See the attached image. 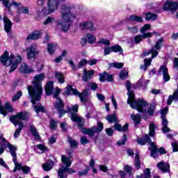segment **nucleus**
<instances>
[{"label": "nucleus", "mask_w": 178, "mask_h": 178, "mask_svg": "<svg viewBox=\"0 0 178 178\" xmlns=\"http://www.w3.org/2000/svg\"><path fill=\"white\" fill-rule=\"evenodd\" d=\"M45 74L41 73L34 76V80L32 81L33 86H28V92L31 97V102L33 105H35L37 102L41 101V97L42 96V85L41 81L44 80Z\"/></svg>", "instance_id": "f257e3e1"}, {"label": "nucleus", "mask_w": 178, "mask_h": 178, "mask_svg": "<svg viewBox=\"0 0 178 178\" xmlns=\"http://www.w3.org/2000/svg\"><path fill=\"white\" fill-rule=\"evenodd\" d=\"M19 120H29V116L27 115V111L19 112L16 115H11L10 117V122L14 124L15 127L19 126L18 129L14 132V138H17L20 136V132L23 130L24 127V124L22 121Z\"/></svg>", "instance_id": "f03ea898"}, {"label": "nucleus", "mask_w": 178, "mask_h": 178, "mask_svg": "<svg viewBox=\"0 0 178 178\" xmlns=\"http://www.w3.org/2000/svg\"><path fill=\"white\" fill-rule=\"evenodd\" d=\"M61 162L65 166H62L58 170V177H63V178H67V174L68 175H73V173H76V170H74L73 168H70V166H72V162L69 160L67 156L66 155H62L61 156Z\"/></svg>", "instance_id": "7ed1b4c3"}, {"label": "nucleus", "mask_w": 178, "mask_h": 178, "mask_svg": "<svg viewBox=\"0 0 178 178\" xmlns=\"http://www.w3.org/2000/svg\"><path fill=\"white\" fill-rule=\"evenodd\" d=\"M127 104H129L132 108V109H136L139 112V113H147V109H144L145 106H148V102L143 99H138L131 102V100H127Z\"/></svg>", "instance_id": "20e7f679"}, {"label": "nucleus", "mask_w": 178, "mask_h": 178, "mask_svg": "<svg viewBox=\"0 0 178 178\" xmlns=\"http://www.w3.org/2000/svg\"><path fill=\"white\" fill-rule=\"evenodd\" d=\"M6 147L10 149V154L13 156V162L15 164L13 172L16 173L17 170H22L23 169V164L22 163H17V154H16L17 147L9 143H8Z\"/></svg>", "instance_id": "39448f33"}, {"label": "nucleus", "mask_w": 178, "mask_h": 178, "mask_svg": "<svg viewBox=\"0 0 178 178\" xmlns=\"http://www.w3.org/2000/svg\"><path fill=\"white\" fill-rule=\"evenodd\" d=\"M72 9H74V6H66V4H63L60 8V15L64 20L68 23L72 19L73 14L70 12Z\"/></svg>", "instance_id": "423d86ee"}, {"label": "nucleus", "mask_w": 178, "mask_h": 178, "mask_svg": "<svg viewBox=\"0 0 178 178\" xmlns=\"http://www.w3.org/2000/svg\"><path fill=\"white\" fill-rule=\"evenodd\" d=\"M178 9V1H167L164 3L163 10L165 12H168V10L172 13H176Z\"/></svg>", "instance_id": "0eeeda50"}, {"label": "nucleus", "mask_w": 178, "mask_h": 178, "mask_svg": "<svg viewBox=\"0 0 178 178\" xmlns=\"http://www.w3.org/2000/svg\"><path fill=\"white\" fill-rule=\"evenodd\" d=\"M65 1L66 0H49L47 3L49 7V15L54 13V12H55L59 7V3H60V2H65Z\"/></svg>", "instance_id": "6e6552de"}, {"label": "nucleus", "mask_w": 178, "mask_h": 178, "mask_svg": "<svg viewBox=\"0 0 178 178\" xmlns=\"http://www.w3.org/2000/svg\"><path fill=\"white\" fill-rule=\"evenodd\" d=\"M26 52H27L28 60H30L31 59H33V60H35V59H37V56L40 55V51H37L35 48H34V47L33 46L27 47Z\"/></svg>", "instance_id": "1a4fd4ad"}, {"label": "nucleus", "mask_w": 178, "mask_h": 178, "mask_svg": "<svg viewBox=\"0 0 178 178\" xmlns=\"http://www.w3.org/2000/svg\"><path fill=\"white\" fill-rule=\"evenodd\" d=\"M90 89L86 88L83 90L82 93L79 92V93L76 95V97H79L81 102L82 104H87L90 99H88V97H90Z\"/></svg>", "instance_id": "9d476101"}, {"label": "nucleus", "mask_w": 178, "mask_h": 178, "mask_svg": "<svg viewBox=\"0 0 178 178\" xmlns=\"http://www.w3.org/2000/svg\"><path fill=\"white\" fill-rule=\"evenodd\" d=\"M77 94H79V90L73 88V86L68 84L65 87V91L63 92V95L64 97H69L72 95H75L77 97Z\"/></svg>", "instance_id": "9b49d317"}, {"label": "nucleus", "mask_w": 178, "mask_h": 178, "mask_svg": "<svg viewBox=\"0 0 178 178\" xmlns=\"http://www.w3.org/2000/svg\"><path fill=\"white\" fill-rule=\"evenodd\" d=\"M163 72V79L165 83H168L170 80V75H169V69L166 67V65H161L159 69V74H161Z\"/></svg>", "instance_id": "f8f14e48"}, {"label": "nucleus", "mask_w": 178, "mask_h": 178, "mask_svg": "<svg viewBox=\"0 0 178 178\" xmlns=\"http://www.w3.org/2000/svg\"><path fill=\"white\" fill-rule=\"evenodd\" d=\"M20 62H22V56L18 55V56L15 58L14 61H13V63L9 64V66H10V67L8 73L10 74L13 72H15V70H16L17 67H19V63H20Z\"/></svg>", "instance_id": "ddd939ff"}, {"label": "nucleus", "mask_w": 178, "mask_h": 178, "mask_svg": "<svg viewBox=\"0 0 178 178\" xmlns=\"http://www.w3.org/2000/svg\"><path fill=\"white\" fill-rule=\"evenodd\" d=\"M19 71L24 74H31V73H34V70L29 67V65L26 63H23L20 65Z\"/></svg>", "instance_id": "4468645a"}, {"label": "nucleus", "mask_w": 178, "mask_h": 178, "mask_svg": "<svg viewBox=\"0 0 178 178\" xmlns=\"http://www.w3.org/2000/svg\"><path fill=\"white\" fill-rule=\"evenodd\" d=\"M94 73L95 72L92 70L87 71L86 69L83 70V76H82V81L85 83H87L88 80H90V79H92L94 77Z\"/></svg>", "instance_id": "2eb2a0df"}, {"label": "nucleus", "mask_w": 178, "mask_h": 178, "mask_svg": "<svg viewBox=\"0 0 178 178\" xmlns=\"http://www.w3.org/2000/svg\"><path fill=\"white\" fill-rule=\"evenodd\" d=\"M3 20L6 33H10L12 31V26H13V23L6 16L3 17Z\"/></svg>", "instance_id": "dca6fc26"}, {"label": "nucleus", "mask_w": 178, "mask_h": 178, "mask_svg": "<svg viewBox=\"0 0 178 178\" xmlns=\"http://www.w3.org/2000/svg\"><path fill=\"white\" fill-rule=\"evenodd\" d=\"M59 27H60L62 31L67 33V31H69V29H70V24L58 20L56 22V29H59Z\"/></svg>", "instance_id": "f3484780"}, {"label": "nucleus", "mask_w": 178, "mask_h": 178, "mask_svg": "<svg viewBox=\"0 0 178 178\" xmlns=\"http://www.w3.org/2000/svg\"><path fill=\"white\" fill-rule=\"evenodd\" d=\"M157 168L163 173H166L170 170V165L169 163H166L163 161H160L157 163Z\"/></svg>", "instance_id": "a211bd4d"}, {"label": "nucleus", "mask_w": 178, "mask_h": 178, "mask_svg": "<svg viewBox=\"0 0 178 178\" xmlns=\"http://www.w3.org/2000/svg\"><path fill=\"white\" fill-rule=\"evenodd\" d=\"M71 120H72V122L78 123V127H79V129H81V127H84V120H83L81 118L77 115V114H72L71 115Z\"/></svg>", "instance_id": "6ab92c4d"}, {"label": "nucleus", "mask_w": 178, "mask_h": 178, "mask_svg": "<svg viewBox=\"0 0 178 178\" xmlns=\"http://www.w3.org/2000/svg\"><path fill=\"white\" fill-rule=\"evenodd\" d=\"M0 2H2L3 6H4L8 12H10L12 5H14V6H20V3H16L15 1L9 3V0H0Z\"/></svg>", "instance_id": "aec40b11"}, {"label": "nucleus", "mask_w": 178, "mask_h": 178, "mask_svg": "<svg viewBox=\"0 0 178 178\" xmlns=\"http://www.w3.org/2000/svg\"><path fill=\"white\" fill-rule=\"evenodd\" d=\"M55 163L51 159H49L46 163L42 164V168L44 172H49L52 170Z\"/></svg>", "instance_id": "412c9836"}, {"label": "nucleus", "mask_w": 178, "mask_h": 178, "mask_svg": "<svg viewBox=\"0 0 178 178\" xmlns=\"http://www.w3.org/2000/svg\"><path fill=\"white\" fill-rule=\"evenodd\" d=\"M136 141L139 145H145L147 143H151V138L148 134H145L144 138H137Z\"/></svg>", "instance_id": "4be33fe9"}, {"label": "nucleus", "mask_w": 178, "mask_h": 178, "mask_svg": "<svg viewBox=\"0 0 178 178\" xmlns=\"http://www.w3.org/2000/svg\"><path fill=\"white\" fill-rule=\"evenodd\" d=\"M42 33L40 32H38L37 31H34L33 33L29 34L26 40L28 41H30V40H33V41H37L39 38H41Z\"/></svg>", "instance_id": "5701e85b"}, {"label": "nucleus", "mask_w": 178, "mask_h": 178, "mask_svg": "<svg viewBox=\"0 0 178 178\" xmlns=\"http://www.w3.org/2000/svg\"><path fill=\"white\" fill-rule=\"evenodd\" d=\"M82 133L83 134H87L90 137H93V136H95V129H94V127H92L91 128H86V127H81Z\"/></svg>", "instance_id": "b1692460"}, {"label": "nucleus", "mask_w": 178, "mask_h": 178, "mask_svg": "<svg viewBox=\"0 0 178 178\" xmlns=\"http://www.w3.org/2000/svg\"><path fill=\"white\" fill-rule=\"evenodd\" d=\"M144 16L146 22H149L151 20L152 22H155L156 19H158V15L152 12L145 13Z\"/></svg>", "instance_id": "393cba45"}, {"label": "nucleus", "mask_w": 178, "mask_h": 178, "mask_svg": "<svg viewBox=\"0 0 178 178\" xmlns=\"http://www.w3.org/2000/svg\"><path fill=\"white\" fill-rule=\"evenodd\" d=\"M30 131H31L32 136H33V137H35V141H41V140H42L41 136H40V134H38V131H37V128H35L34 127V125L30 126Z\"/></svg>", "instance_id": "a878e982"}, {"label": "nucleus", "mask_w": 178, "mask_h": 178, "mask_svg": "<svg viewBox=\"0 0 178 178\" xmlns=\"http://www.w3.org/2000/svg\"><path fill=\"white\" fill-rule=\"evenodd\" d=\"M114 129L117 130V131L126 132L127 130H129V123H126L122 127V124L118 123L117 122L114 124Z\"/></svg>", "instance_id": "bb28decb"}, {"label": "nucleus", "mask_w": 178, "mask_h": 178, "mask_svg": "<svg viewBox=\"0 0 178 178\" xmlns=\"http://www.w3.org/2000/svg\"><path fill=\"white\" fill-rule=\"evenodd\" d=\"M0 62L3 66H6L9 62V51H5L4 53L0 56Z\"/></svg>", "instance_id": "cd10ccee"}, {"label": "nucleus", "mask_w": 178, "mask_h": 178, "mask_svg": "<svg viewBox=\"0 0 178 178\" xmlns=\"http://www.w3.org/2000/svg\"><path fill=\"white\" fill-rule=\"evenodd\" d=\"M131 119L134 122L135 126H138L140 123H141V120L143 119V117L140 114H136L131 115Z\"/></svg>", "instance_id": "c85d7f7f"}, {"label": "nucleus", "mask_w": 178, "mask_h": 178, "mask_svg": "<svg viewBox=\"0 0 178 178\" xmlns=\"http://www.w3.org/2000/svg\"><path fill=\"white\" fill-rule=\"evenodd\" d=\"M106 119L108 120V123H117V122H119V120H118V116L115 113L112 115H108L106 117Z\"/></svg>", "instance_id": "c756f323"}, {"label": "nucleus", "mask_w": 178, "mask_h": 178, "mask_svg": "<svg viewBox=\"0 0 178 178\" xmlns=\"http://www.w3.org/2000/svg\"><path fill=\"white\" fill-rule=\"evenodd\" d=\"M34 109L36 113H47V109H45V107H44L41 104L35 105L34 106Z\"/></svg>", "instance_id": "7c9ffc66"}, {"label": "nucleus", "mask_w": 178, "mask_h": 178, "mask_svg": "<svg viewBox=\"0 0 178 178\" xmlns=\"http://www.w3.org/2000/svg\"><path fill=\"white\" fill-rule=\"evenodd\" d=\"M129 19L132 22H136L137 23H144V18L142 16L131 15H130Z\"/></svg>", "instance_id": "2f4dec72"}, {"label": "nucleus", "mask_w": 178, "mask_h": 178, "mask_svg": "<svg viewBox=\"0 0 178 178\" xmlns=\"http://www.w3.org/2000/svg\"><path fill=\"white\" fill-rule=\"evenodd\" d=\"M80 27H83V29L92 31L94 30V24H92V22H83L80 24Z\"/></svg>", "instance_id": "473e14b6"}, {"label": "nucleus", "mask_w": 178, "mask_h": 178, "mask_svg": "<svg viewBox=\"0 0 178 178\" xmlns=\"http://www.w3.org/2000/svg\"><path fill=\"white\" fill-rule=\"evenodd\" d=\"M163 41H165V39H163V37H161L156 42L154 48L156 51H159L163 47Z\"/></svg>", "instance_id": "72a5a7b5"}, {"label": "nucleus", "mask_w": 178, "mask_h": 178, "mask_svg": "<svg viewBox=\"0 0 178 178\" xmlns=\"http://www.w3.org/2000/svg\"><path fill=\"white\" fill-rule=\"evenodd\" d=\"M55 77L60 84H63V83H65V76L63 75V73L57 72L55 73Z\"/></svg>", "instance_id": "f704fd0d"}, {"label": "nucleus", "mask_w": 178, "mask_h": 178, "mask_svg": "<svg viewBox=\"0 0 178 178\" xmlns=\"http://www.w3.org/2000/svg\"><path fill=\"white\" fill-rule=\"evenodd\" d=\"M67 138L70 147L72 148V149H76V148L79 147L77 141L76 140H73L70 136H67Z\"/></svg>", "instance_id": "c9c22d12"}, {"label": "nucleus", "mask_w": 178, "mask_h": 178, "mask_svg": "<svg viewBox=\"0 0 178 178\" xmlns=\"http://www.w3.org/2000/svg\"><path fill=\"white\" fill-rule=\"evenodd\" d=\"M58 102H56L54 103V106L57 109V111H59L60 109L65 108V103H63V100L62 99H59L58 100Z\"/></svg>", "instance_id": "e433bc0d"}, {"label": "nucleus", "mask_w": 178, "mask_h": 178, "mask_svg": "<svg viewBox=\"0 0 178 178\" xmlns=\"http://www.w3.org/2000/svg\"><path fill=\"white\" fill-rule=\"evenodd\" d=\"M111 51L112 52H115V54H118V52L123 54V49H122V46L119 44L111 46Z\"/></svg>", "instance_id": "4c0bfd02"}, {"label": "nucleus", "mask_w": 178, "mask_h": 178, "mask_svg": "<svg viewBox=\"0 0 178 178\" xmlns=\"http://www.w3.org/2000/svg\"><path fill=\"white\" fill-rule=\"evenodd\" d=\"M49 129L50 130H58V122L54 119H51L49 123Z\"/></svg>", "instance_id": "58836bf2"}, {"label": "nucleus", "mask_w": 178, "mask_h": 178, "mask_svg": "<svg viewBox=\"0 0 178 178\" xmlns=\"http://www.w3.org/2000/svg\"><path fill=\"white\" fill-rule=\"evenodd\" d=\"M55 45L54 43H49L47 44V52L49 55H54L55 54Z\"/></svg>", "instance_id": "ea45409f"}, {"label": "nucleus", "mask_w": 178, "mask_h": 178, "mask_svg": "<svg viewBox=\"0 0 178 178\" xmlns=\"http://www.w3.org/2000/svg\"><path fill=\"white\" fill-rule=\"evenodd\" d=\"M149 137H154L155 136V124H149Z\"/></svg>", "instance_id": "a19ab883"}, {"label": "nucleus", "mask_w": 178, "mask_h": 178, "mask_svg": "<svg viewBox=\"0 0 178 178\" xmlns=\"http://www.w3.org/2000/svg\"><path fill=\"white\" fill-rule=\"evenodd\" d=\"M93 129H95V131H96V133H101L102 130H104V123L101 122H97V126L93 127Z\"/></svg>", "instance_id": "79ce46f5"}, {"label": "nucleus", "mask_w": 178, "mask_h": 178, "mask_svg": "<svg viewBox=\"0 0 178 178\" xmlns=\"http://www.w3.org/2000/svg\"><path fill=\"white\" fill-rule=\"evenodd\" d=\"M17 13L19 15H27L29 14V7L22 6L17 9Z\"/></svg>", "instance_id": "37998d69"}, {"label": "nucleus", "mask_w": 178, "mask_h": 178, "mask_svg": "<svg viewBox=\"0 0 178 178\" xmlns=\"http://www.w3.org/2000/svg\"><path fill=\"white\" fill-rule=\"evenodd\" d=\"M86 38H88V44H92L94 42H95V41H97L95 36L92 35L91 33H87Z\"/></svg>", "instance_id": "c03bdc74"}, {"label": "nucleus", "mask_w": 178, "mask_h": 178, "mask_svg": "<svg viewBox=\"0 0 178 178\" xmlns=\"http://www.w3.org/2000/svg\"><path fill=\"white\" fill-rule=\"evenodd\" d=\"M86 169L84 171H79L78 172L79 177H82V176H86V175H88V172H90V168L89 165L85 166Z\"/></svg>", "instance_id": "a18cd8bd"}, {"label": "nucleus", "mask_w": 178, "mask_h": 178, "mask_svg": "<svg viewBox=\"0 0 178 178\" xmlns=\"http://www.w3.org/2000/svg\"><path fill=\"white\" fill-rule=\"evenodd\" d=\"M124 170L127 173L129 177H131L133 176V169H131V167L129 165H126L124 167Z\"/></svg>", "instance_id": "49530a36"}, {"label": "nucleus", "mask_w": 178, "mask_h": 178, "mask_svg": "<svg viewBox=\"0 0 178 178\" xmlns=\"http://www.w3.org/2000/svg\"><path fill=\"white\" fill-rule=\"evenodd\" d=\"M107 76L108 72H106V71H104L103 73H100L99 74V81H101V83H105L106 81Z\"/></svg>", "instance_id": "de8ad7c7"}, {"label": "nucleus", "mask_w": 178, "mask_h": 178, "mask_svg": "<svg viewBox=\"0 0 178 178\" xmlns=\"http://www.w3.org/2000/svg\"><path fill=\"white\" fill-rule=\"evenodd\" d=\"M127 95L129 97V99H127V101H131V102H133V101H137L136 99V95L134 94V92L129 90L127 91Z\"/></svg>", "instance_id": "09e8293b"}, {"label": "nucleus", "mask_w": 178, "mask_h": 178, "mask_svg": "<svg viewBox=\"0 0 178 178\" xmlns=\"http://www.w3.org/2000/svg\"><path fill=\"white\" fill-rule=\"evenodd\" d=\"M149 149L150 150V156H152V158H154V159H156V158H158L159 156L158 149L149 148Z\"/></svg>", "instance_id": "8fccbe9b"}, {"label": "nucleus", "mask_w": 178, "mask_h": 178, "mask_svg": "<svg viewBox=\"0 0 178 178\" xmlns=\"http://www.w3.org/2000/svg\"><path fill=\"white\" fill-rule=\"evenodd\" d=\"M87 63H88V60L86 58L81 59L77 66L78 69H81V67H84V66H86Z\"/></svg>", "instance_id": "3c124183"}, {"label": "nucleus", "mask_w": 178, "mask_h": 178, "mask_svg": "<svg viewBox=\"0 0 178 178\" xmlns=\"http://www.w3.org/2000/svg\"><path fill=\"white\" fill-rule=\"evenodd\" d=\"M6 111H8V112H10V113H12V112H13V107L11 106L10 102H6L5 104V107H4V112H6Z\"/></svg>", "instance_id": "603ef678"}, {"label": "nucleus", "mask_w": 178, "mask_h": 178, "mask_svg": "<svg viewBox=\"0 0 178 178\" xmlns=\"http://www.w3.org/2000/svg\"><path fill=\"white\" fill-rule=\"evenodd\" d=\"M148 30H151V24H146L143 25V27L140 29V33H142V34H144V33L148 31Z\"/></svg>", "instance_id": "864d4df0"}, {"label": "nucleus", "mask_w": 178, "mask_h": 178, "mask_svg": "<svg viewBox=\"0 0 178 178\" xmlns=\"http://www.w3.org/2000/svg\"><path fill=\"white\" fill-rule=\"evenodd\" d=\"M126 141H127V135L124 134L122 136V139L118 140V145H124L126 144Z\"/></svg>", "instance_id": "5fc2aeb1"}, {"label": "nucleus", "mask_w": 178, "mask_h": 178, "mask_svg": "<svg viewBox=\"0 0 178 178\" xmlns=\"http://www.w3.org/2000/svg\"><path fill=\"white\" fill-rule=\"evenodd\" d=\"M146 112H147L149 116H154V112H155V106L151 105V106L147 108V111H146Z\"/></svg>", "instance_id": "6e6d98bb"}, {"label": "nucleus", "mask_w": 178, "mask_h": 178, "mask_svg": "<svg viewBox=\"0 0 178 178\" xmlns=\"http://www.w3.org/2000/svg\"><path fill=\"white\" fill-rule=\"evenodd\" d=\"M143 177L144 178H151V170L149 168H145L143 170Z\"/></svg>", "instance_id": "4d7b16f0"}, {"label": "nucleus", "mask_w": 178, "mask_h": 178, "mask_svg": "<svg viewBox=\"0 0 178 178\" xmlns=\"http://www.w3.org/2000/svg\"><path fill=\"white\" fill-rule=\"evenodd\" d=\"M23 95V92L22 90L18 91L17 93H15L13 97V101H17L18 99H20V97Z\"/></svg>", "instance_id": "13d9d810"}, {"label": "nucleus", "mask_w": 178, "mask_h": 178, "mask_svg": "<svg viewBox=\"0 0 178 178\" xmlns=\"http://www.w3.org/2000/svg\"><path fill=\"white\" fill-rule=\"evenodd\" d=\"M134 41L135 44H140L143 41V35H136L134 37Z\"/></svg>", "instance_id": "bf43d9fd"}, {"label": "nucleus", "mask_w": 178, "mask_h": 178, "mask_svg": "<svg viewBox=\"0 0 178 178\" xmlns=\"http://www.w3.org/2000/svg\"><path fill=\"white\" fill-rule=\"evenodd\" d=\"M129 76V72L122 70L121 72H120V79L121 80H124L125 79H127Z\"/></svg>", "instance_id": "052dcab7"}, {"label": "nucleus", "mask_w": 178, "mask_h": 178, "mask_svg": "<svg viewBox=\"0 0 178 178\" xmlns=\"http://www.w3.org/2000/svg\"><path fill=\"white\" fill-rule=\"evenodd\" d=\"M55 21V18H52L51 17H48L46 20L44 22L43 24L44 26H47V24H51L54 23Z\"/></svg>", "instance_id": "680f3d73"}, {"label": "nucleus", "mask_w": 178, "mask_h": 178, "mask_svg": "<svg viewBox=\"0 0 178 178\" xmlns=\"http://www.w3.org/2000/svg\"><path fill=\"white\" fill-rule=\"evenodd\" d=\"M88 87L90 88V90H92L93 91H95L96 90H98V84L97 83H88Z\"/></svg>", "instance_id": "e2e57ef3"}, {"label": "nucleus", "mask_w": 178, "mask_h": 178, "mask_svg": "<svg viewBox=\"0 0 178 178\" xmlns=\"http://www.w3.org/2000/svg\"><path fill=\"white\" fill-rule=\"evenodd\" d=\"M38 149L42 151V152H45L48 151V147H47L44 144H39L37 145Z\"/></svg>", "instance_id": "0e129e2a"}, {"label": "nucleus", "mask_w": 178, "mask_h": 178, "mask_svg": "<svg viewBox=\"0 0 178 178\" xmlns=\"http://www.w3.org/2000/svg\"><path fill=\"white\" fill-rule=\"evenodd\" d=\"M169 112V108L165 107L161 111V118H166V115H168V113Z\"/></svg>", "instance_id": "69168bd1"}, {"label": "nucleus", "mask_w": 178, "mask_h": 178, "mask_svg": "<svg viewBox=\"0 0 178 178\" xmlns=\"http://www.w3.org/2000/svg\"><path fill=\"white\" fill-rule=\"evenodd\" d=\"M45 94L47 96L52 95V92H54V88H47L44 87Z\"/></svg>", "instance_id": "338daca9"}, {"label": "nucleus", "mask_w": 178, "mask_h": 178, "mask_svg": "<svg viewBox=\"0 0 178 178\" xmlns=\"http://www.w3.org/2000/svg\"><path fill=\"white\" fill-rule=\"evenodd\" d=\"M172 151L173 152H178V143L177 142H173L172 143Z\"/></svg>", "instance_id": "774afa93"}]
</instances>
